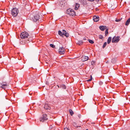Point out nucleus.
I'll return each instance as SVG.
<instances>
[{"instance_id": "nucleus-29", "label": "nucleus", "mask_w": 130, "mask_h": 130, "mask_svg": "<svg viewBox=\"0 0 130 130\" xmlns=\"http://www.w3.org/2000/svg\"><path fill=\"white\" fill-rule=\"evenodd\" d=\"M31 40V39H29V40H27L26 41V43H29L30 41Z\"/></svg>"}, {"instance_id": "nucleus-28", "label": "nucleus", "mask_w": 130, "mask_h": 130, "mask_svg": "<svg viewBox=\"0 0 130 130\" xmlns=\"http://www.w3.org/2000/svg\"><path fill=\"white\" fill-rule=\"evenodd\" d=\"M121 19H116L115 21H116L117 22H119L121 20Z\"/></svg>"}, {"instance_id": "nucleus-25", "label": "nucleus", "mask_w": 130, "mask_h": 130, "mask_svg": "<svg viewBox=\"0 0 130 130\" xmlns=\"http://www.w3.org/2000/svg\"><path fill=\"white\" fill-rule=\"evenodd\" d=\"M50 46L51 47H53V48H55V46L53 44H50Z\"/></svg>"}, {"instance_id": "nucleus-33", "label": "nucleus", "mask_w": 130, "mask_h": 130, "mask_svg": "<svg viewBox=\"0 0 130 130\" xmlns=\"http://www.w3.org/2000/svg\"><path fill=\"white\" fill-rule=\"evenodd\" d=\"M32 78L31 77L30 78H29V79L32 80Z\"/></svg>"}, {"instance_id": "nucleus-16", "label": "nucleus", "mask_w": 130, "mask_h": 130, "mask_svg": "<svg viewBox=\"0 0 130 130\" xmlns=\"http://www.w3.org/2000/svg\"><path fill=\"white\" fill-rule=\"evenodd\" d=\"M130 22V18H129L126 22L125 23V25L126 26L128 25Z\"/></svg>"}, {"instance_id": "nucleus-7", "label": "nucleus", "mask_w": 130, "mask_h": 130, "mask_svg": "<svg viewBox=\"0 0 130 130\" xmlns=\"http://www.w3.org/2000/svg\"><path fill=\"white\" fill-rule=\"evenodd\" d=\"M1 84L2 85L1 88L3 89H5L7 88L8 85V84L6 82H3Z\"/></svg>"}, {"instance_id": "nucleus-30", "label": "nucleus", "mask_w": 130, "mask_h": 130, "mask_svg": "<svg viewBox=\"0 0 130 130\" xmlns=\"http://www.w3.org/2000/svg\"><path fill=\"white\" fill-rule=\"evenodd\" d=\"M116 7H117V6L116 5V6H115V7L113 8V7H112V6L111 7V8H111V9H113V8H116Z\"/></svg>"}, {"instance_id": "nucleus-38", "label": "nucleus", "mask_w": 130, "mask_h": 130, "mask_svg": "<svg viewBox=\"0 0 130 130\" xmlns=\"http://www.w3.org/2000/svg\"><path fill=\"white\" fill-rule=\"evenodd\" d=\"M46 84H47V85H48V83H47Z\"/></svg>"}, {"instance_id": "nucleus-37", "label": "nucleus", "mask_w": 130, "mask_h": 130, "mask_svg": "<svg viewBox=\"0 0 130 130\" xmlns=\"http://www.w3.org/2000/svg\"><path fill=\"white\" fill-rule=\"evenodd\" d=\"M93 62H94L93 61H92V62H91V63H92H92H93Z\"/></svg>"}, {"instance_id": "nucleus-10", "label": "nucleus", "mask_w": 130, "mask_h": 130, "mask_svg": "<svg viewBox=\"0 0 130 130\" xmlns=\"http://www.w3.org/2000/svg\"><path fill=\"white\" fill-rule=\"evenodd\" d=\"M93 20L94 22H98L99 20V17L98 16H94L93 17Z\"/></svg>"}, {"instance_id": "nucleus-35", "label": "nucleus", "mask_w": 130, "mask_h": 130, "mask_svg": "<svg viewBox=\"0 0 130 130\" xmlns=\"http://www.w3.org/2000/svg\"><path fill=\"white\" fill-rule=\"evenodd\" d=\"M29 94L31 95L32 94V93H30V92H29Z\"/></svg>"}, {"instance_id": "nucleus-8", "label": "nucleus", "mask_w": 130, "mask_h": 130, "mask_svg": "<svg viewBox=\"0 0 130 130\" xmlns=\"http://www.w3.org/2000/svg\"><path fill=\"white\" fill-rule=\"evenodd\" d=\"M64 48L62 47H60L59 50V52L60 54H63L64 53Z\"/></svg>"}, {"instance_id": "nucleus-13", "label": "nucleus", "mask_w": 130, "mask_h": 130, "mask_svg": "<svg viewBox=\"0 0 130 130\" xmlns=\"http://www.w3.org/2000/svg\"><path fill=\"white\" fill-rule=\"evenodd\" d=\"M106 27L105 26H100L99 27V28L102 31H103L106 29Z\"/></svg>"}, {"instance_id": "nucleus-32", "label": "nucleus", "mask_w": 130, "mask_h": 130, "mask_svg": "<svg viewBox=\"0 0 130 130\" xmlns=\"http://www.w3.org/2000/svg\"><path fill=\"white\" fill-rule=\"evenodd\" d=\"M64 130H69V129L67 128H65L64 129Z\"/></svg>"}, {"instance_id": "nucleus-2", "label": "nucleus", "mask_w": 130, "mask_h": 130, "mask_svg": "<svg viewBox=\"0 0 130 130\" xmlns=\"http://www.w3.org/2000/svg\"><path fill=\"white\" fill-rule=\"evenodd\" d=\"M39 16L38 14L34 16L32 15H31L30 17V19L34 22H36L39 19Z\"/></svg>"}, {"instance_id": "nucleus-20", "label": "nucleus", "mask_w": 130, "mask_h": 130, "mask_svg": "<svg viewBox=\"0 0 130 130\" xmlns=\"http://www.w3.org/2000/svg\"><path fill=\"white\" fill-rule=\"evenodd\" d=\"M58 33L59 35L61 36H62L63 35V33L60 30L58 31Z\"/></svg>"}, {"instance_id": "nucleus-24", "label": "nucleus", "mask_w": 130, "mask_h": 130, "mask_svg": "<svg viewBox=\"0 0 130 130\" xmlns=\"http://www.w3.org/2000/svg\"><path fill=\"white\" fill-rule=\"evenodd\" d=\"M88 41L91 44H93L94 43V41L91 40L89 39L88 40Z\"/></svg>"}, {"instance_id": "nucleus-3", "label": "nucleus", "mask_w": 130, "mask_h": 130, "mask_svg": "<svg viewBox=\"0 0 130 130\" xmlns=\"http://www.w3.org/2000/svg\"><path fill=\"white\" fill-rule=\"evenodd\" d=\"M67 13L70 16H74L75 15V13L74 11L71 9H68L67 11Z\"/></svg>"}, {"instance_id": "nucleus-26", "label": "nucleus", "mask_w": 130, "mask_h": 130, "mask_svg": "<svg viewBox=\"0 0 130 130\" xmlns=\"http://www.w3.org/2000/svg\"><path fill=\"white\" fill-rule=\"evenodd\" d=\"M90 76V77H91V78L87 80V81L88 82H90V81L92 79V75H91Z\"/></svg>"}, {"instance_id": "nucleus-17", "label": "nucleus", "mask_w": 130, "mask_h": 130, "mask_svg": "<svg viewBox=\"0 0 130 130\" xmlns=\"http://www.w3.org/2000/svg\"><path fill=\"white\" fill-rule=\"evenodd\" d=\"M111 40V37H109L108 38L107 41V42L108 44H109Z\"/></svg>"}, {"instance_id": "nucleus-4", "label": "nucleus", "mask_w": 130, "mask_h": 130, "mask_svg": "<svg viewBox=\"0 0 130 130\" xmlns=\"http://www.w3.org/2000/svg\"><path fill=\"white\" fill-rule=\"evenodd\" d=\"M28 33L26 32H23L20 35L21 38L22 39H24L27 38L28 36Z\"/></svg>"}, {"instance_id": "nucleus-19", "label": "nucleus", "mask_w": 130, "mask_h": 130, "mask_svg": "<svg viewBox=\"0 0 130 130\" xmlns=\"http://www.w3.org/2000/svg\"><path fill=\"white\" fill-rule=\"evenodd\" d=\"M69 112L71 116H72L74 114L73 112L71 109H70Z\"/></svg>"}, {"instance_id": "nucleus-9", "label": "nucleus", "mask_w": 130, "mask_h": 130, "mask_svg": "<svg viewBox=\"0 0 130 130\" xmlns=\"http://www.w3.org/2000/svg\"><path fill=\"white\" fill-rule=\"evenodd\" d=\"M89 58V57L88 56H83L82 57L81 60L83 61H85L87 60Z\"/></svg>"}, {"instance_id": "nucleus-5", "label": "nucleus", "mask_w": 130, "mask_h": 130, "mask_svg": "<svg viewBox=\"0 0 130 130\" xmlns=\"http://www.w3.org/2000/svg\"><path fill=\"white\" fill-rule=\"evenodd\" d=\"M48 119L47 115L46 114L43 115L40 118V121L41 122H43L46 120Z\"/></svg>"}, {"instance_id": "nucleus-36", "label": "nucleus", "mask_w": 130, "mask_h": 130, "mask_svg": "<svg viewBox=\"0 0 130 130\" xmlns=\"http://www.w3.org/2000/svg\"><path fill=\"white\" fill-rule=\"evenodd\" d=\"M91 123H92V124H94V122Z\"/></svg>"}, {"instance_id": "nucleus-14", "label": "nucleus", "mask_w": 130, "mask_h": 130, "mask_svg": "<svg viewBox=\"0 0 130 130\" xmlns=\"http://www.w3.org/2000/svg\"><path fill=\"white\" fill-rule=\"evenodd\" d=\"M57 86L58 87V88H61L63 89H65L66 88V86L64 85H61L59 86L57 85Z\"/></svg>"}, {"instance_id": "nucleus-21", "label": "nucleus", "mask_w": 130, "mask_h": 130, "mask_svg": "<svg viewBox=\"0 0 130 130\" xmlns=\"http://www.w3.org/2000/svg\"><path fill=\"white\" fill-rule=\"evenodd\" d=\"M108 29H106L105 31V36H107L108 34Z\"/></svg>"}, {"instance_id": "nucleus-12", "label": "nucleus", "mask_w": 130, "mask_h": 130, "mask_svg": "<svg viewBox=\"0 0 130 130\" xmlns=\"http://www.w3.org/2000/svg\"><path fill=\"white\" fill-rule=\"evenodd\" d=\"M44 108L47 110H50L51 107L48 106L47 104H46L44 105Z\"/></svg>"}, {"instance_id": "nucleus-18", "label": "nucleus", "mask_w": 130, "mask_h": 130, "mask_svg": "<svg viewBox=\"0 0 130 130\" xmlns=\"http://www.w3.org/2000/svg\"><path fill=\"white\" fill-rule=\"evenodd\" d=\"M77 43L79 45H82L83 44V42L82 41H79L77 42Z\"/></svg>"}, {"instance_id": "nucleus-22", "label": "nucleus", "mask_w": 130, "mask_h": 130, "mask_svg": "<svg viewBox=\"0 0 130 130\" xmlns=\"http://www.w3.org/2000/svg\"><path fill=\"white\" fill-rule=\"evenodd\" d=\"M116 59H112L111 60V62L114 63L116 62Z\"/></svg>"}, {"instance_id": "nucleus-6", "label": "nucleus", "mask_w": 130, "mask_h": 130, "mask_svg": "<svg viewBox=\"0 0 130 130\" xmlns=\"http://www.w3.org/2000/svg\"><path fill=\"white\" fill-rule=\"evenodd\" d=\"M120 37L119 36H115L113 37L112 40V42L113 43H116L118 42L120 40Z\"/></svg>"}, {"instance_id": "nucleus-27", "label": "nucleus", "mask_w": 130, "mask_h": 130, "mask_svg": "<svg viewBox=\"0 0 130 130\" xmlns=\"http://www.w3.org/2000/svg\"><path fill=\"white\" fill-rule=\"evenodd\" d=\"M99 38L100 39H102L103 38V36L101 35H100L99 36Z\"/></svg>"}, {"instance_id": "nucleus-1", "label": "nucleus", "mask_w": 130, "mask_h": 130, "mask_svg": "<svg viewBox=\"0 0 130 130\" xmlns=\"http://www.w3.org/2000/svg\"><path fill=\"white\" fill-rule=\"evenodd\" d=\"M19 12L18 9L16 8H13L11 10V13L12 16L14 17H16Z\"/></svg>"}, {"instance_id": "nucleus-39", "label": "nucleus", "mask_w": 130, "mask_h": 130, "mask_svg": "<svg viewBox=\"0 0 130 130\" xmlns=\"http://www.w3.org/2000/svg\"><path fill=\"white\" fill-rule=\"evenodd\" d=\"M86 130H88V129H86Z\"/></svg>"}, {"instance_id": "nucleus-15", "label": "nucleus", "mask_w": 130, "mask_h": 130, "mask_svg": "<svg viewBox=\"0 0 130 130\" xmlns=\"http://www.w3.org/2000/svg\"><path fill=\"white\" fill-rule=\"evenodd\" d=\"M79 4L77 3H76L74 9L75 10H77L79 7Z\"/></svg>"}, {"instance_id": "nucleus-23", "label": "nucleus", "mask_w": 130, "mask_h": 130, "mask_svg": "<svg viewBox=\"0 0 130 130\" xmlns=\"http://www.w3.org/2000/svg\"><path fill=\"white\" fill-rule=\"evenodd\" d=\"M107 44V42H105L104 43V44L103 45V48H104L105 47V46Z\"/></svg>"}, {"instance_id": "nucleus-11", "label": "nucleus", "mask_w": 130, "mask_h": 130, "mask_svg": "<svg viewBox=\"0 0 130 130\" xmlns=\"http://www.w3.org/2000/svg\"><path fill=\"white\" fill-rule=\"evenodd\" d=\"M62 33H63V35H64L67 37H69V34L65 30H62Z\"/></svg>"}, {"instance_id": "nucleus-34", "label": "nucleus", "mask_w": 130, "mask_h": 130, "mask_svg": "<svg viewBox=\"0 0 130 130\" xmlns=\"http://www.w3.org/2000/svg\"><path fill=\"white\" fill-rule=\"evenodd\" d=\"M97 2H98L100 0H95Z\"/></svg>"}, {"instance_id": "nucleus-31", "label": "nucleus", "mask_w": 130, "mask_h": 130, "mask_svg": "<svg viewBox=\"0 0 130 130\" xmlns=\"http://www.w3.org/2000/svg\"><path fill=\"white\" fill-rule=\"evenodd\" d=\"M103 83L102 82H99V84L100 85H101Z\"/></svg>"}]
</instances>
